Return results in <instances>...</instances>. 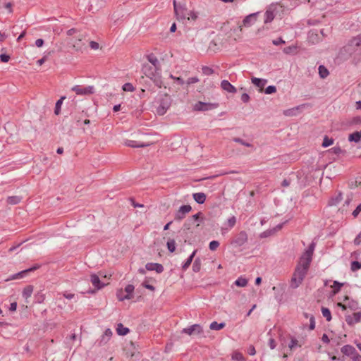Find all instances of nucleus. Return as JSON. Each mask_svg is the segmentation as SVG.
I'll use <instances>...</instances> for the list:
<instances>
[{
	"instance_id": "1",
	"label": "nucleus",
	"mask_w": 361,
	"mask_h": 361,
	"mask_svg": "<svg viewBox=\"0 0 361 361\" xmlns=\"http://www.w3.org/2000/svg\"><path fill=\"white\" fill-rule=\"evenodd\" d=\"M173 8L178 20H195L198 18V13L188 10L185 4H178L176 0H173Z\"/></svg>"
},
{
	"instance_id": "2",
	"label": "nucleus",
	"mask_w": 361,
	"mask_h": 361,
	"mask_svg": "<svg viewBox=\"0 0 361 361\" xmlns=\"http://www.w3.org/2000/svg\"><path fill=\"white\" fill-rule=\"evenodd\" d=\"M309 268V266H305V264L298 263L291 279V286L293 288H298L302 282Z\"/></svg>"
},
{
	"instance_id": "3",
	"label": "nucleus",
	"mask_w": 361,
	"mask_h": 361,
	"mask_svg": "<svg viewBox=\"0 0 361 361\" xmlns=\"http://www.w3.org/2000/svg\"><path fill=\"white\" fill-rule=\"evenodd\" d=\"M282 8L277 3L271 4L267 8L264 13V23H269L273 21L279 9Z\"/></svg>"
},
{
	"instance_id": "4",
	"label": "nucleus",
	"mask_w": 361,
	"mask_h": 361,
	"mask_svg": "<svg viewBox=\"0 0 361 361\" xmlns=\"http://www.w3.org/2000/svg\"><path fill=\"white\" fill-rule=\"evenodd\" d=\"M316 247V243L314 242H312L308 247L305 250L300 257V262L302 264H305V266H310V264L312 260V256Z\"/></svg>"
},
{
	"instance_id": "5",
	"label": "nucleus",
	"mask_w": 361,
	"mask_h": 361,
	"mask_svg": "<svg viewBox=\"0 0 361 361\" xmlns=\"http://www.w3.org/2000/svg\"><path fill=\"white\" fill-rule=\"evenodd\" d=\"M171 104V99L168 94H164L161 97L159 102V105L157 107V114L162 116L166 113Z\"/></svg>"
},
{
	"instance_id": "6",
	"label": "nucleus",
	"mask_w": 361,
	"mask_h": 361,
	"mask_svg": "<svg viewBox=\"0 0 361 361\" xmlns=\"http://www.w3.org/2000/svg\"><path fill=\"white\" fill-rule=\"evenodd\" d=\"M78 95H88L94 93V87L92 85L82 87L81 85H75L71 88Z\"/></svg>"
},
{
	"instance_id": "7",
	"label": "nucleus",
	"mask_w": 361,
	"mask_h": 361,
	"mask_svg": "<svg viewBox=\"0 0 361 361\" xmlns=\"http://www.w3.org/2000/svg\"><path fill=\"white\" fill-rule=\"evenodd\" d=\"M217 106L218 104L216 103L198 102L193 106V110L197 111H206L216 109Z\"/></svg>"
},
{
	"instance_id": "8",
	"label": "nucleus",
	"mask_w": 361,
	"mask_h": 361,
	"mask_svg": "<svg viewBox=\"0 0 361 361\" xmlns=\"http://www.w3.org/2000/svg\"><path fill=\"white\" fill-rule=\"evenodd\" d=\"M142 71L147 78L154 80L156 81L157 85H158L157 81V68L149 64H145L142 66Z\"/></svg>"
},
{
	"instance_id": "9",
	"label": "nucleus",
	"mask_w": 361,
	"mask_h": 361,
	"mask_svg": "<svg viewBox=\"0 0 361 361\" xmlns=\"http://www.w3.org/2000/svg\"><path fill=\"white\" fill-rule=\"evenodd\" d=\"M39 267H40L39 264H35L34 266H32V267H30L29 269H27L23 270L21 271H19L16 274H12L11 276H10L8 279L9 280H16V279H23V278L25 277L29 272L35 271L37 269H39Z\"/></svg>"
},
{
	"instance_id": "10",
	"label": "nucleus",
	"mask_w": 361,
	"mask_h": 361,
	"mask_svg": "<svg viewBox=\"0 0 361 361\" xmlns=\"http://www.w3.org/2000/svg\"><path fill=\"white\" fill-rule=\"evenodd\" d=\"M192 210L190 205H182L179 207L178 210L175 214V219L180 221L183 219L186 214Z\"/></svg>"
},
{
	"instance_id": "11",
	"label": "nucleus",
	"mask_w": 361,
	"mask_h": 361,
	"mask_svg": "<svg viewBox=\"0 0 361 361\" xmlns=\"http://www.w3.org/2000/svg\"><path fill=\"white\" fill-rule=\"evenodd\" d=\"M247 241V235L245 231H240L232 241V244L240 247Z\"/></svg>"
},
{
	"instance_id": "12",
	"label": "nucleus",
	"mask_w": 361,
	"mask_h": 361,
	"mask_svg": "<svg viewBox=\"0 0 361 361\" xmlns=\"http://www.w3.org/2000/svg\"><path fill=\"white\" fill-rule=\"evenodd\" d=\"M202 327L200 324H193L192 326H190L187 328H184L182 330L183 334H186L188 335L191 336L193 334H200L202 333Z\"/></svg>"
},
{
	"instance_id": "13",
	"label": "nucleus",
	"mask_w": 361,
	"mask_h": 361,
	"mask_svg": "<svg viewBox=\"0 0 361 361\" xmlns=\"http://www.w3.org/2000/svg\"><path fill=\"white\" fill-rule=\"evenodd\" d=\"M112 331L110 329H106L104 334L102 335L100 338L97 340V344L99 346H102L106 344L112 336Z\"/></svg>"
},
{
	"instance_id": "14",
	"label": "nucleus",
	"mask_w": 361,
	"mask_h": 361,
	"mask_svg": "<svg viewBox=\"0 0 361 361\" xmlns=\"http://www.w3.org/2000/svg\"><path fill=\"white\" fill-rule=\"evenodd\" d=\"M259 12L253 13L247 15L243 20V24L245 27H250L257 21V17Z\"/></svg>"
},
{
	"instance_id": "15",
	"label": "nucleus",
	"mask_w": 361,
	"mask_h": 361,
	"mask_svg": "<svg viewBox=\"0 0 361 361\" xmlns=\"http://www.w3.org/2000/svg\"><path fill=\"white\" fill-rule=\"evenodd\" d=\"M135 287L133 285L128 284L125 288V291L126 292V294L123 297H120V294L117 293V297L118 300L123 301L124 300H129L131 299L133 297V293L134 291Z\"/></svg>"
},
{
	"instance_id": "16",
	"label": "nucleus",
	"mask_w": 361,
	"mask_h": 361,
	"mask_svg": "<svg viewBox=\"0 0 361 361\" xmlns=\"http://www.w3.org/2000/svg\"><path fill=\"white\" fill-rule=\"evenodd\" d=\"M145 269L148 271H155L157 274H161L164 271L163 265L159 263H147Z\"/></svg>"
},
{
	"instance_id": "17",
	"label": "nucleus",
	"mask_w": 361,
	"mask_h": 361,
	"mask_svg": "<svg viewBox=\"0 0 361 361\" xmlns=\"http://www.w3.org/2000/svg\"><path fill=\"white\" fill-rule=\"evenodd\" d=\"M221 87L229 93H235L237 92L236 88L226 80L221 82Z\"/></svg>"
},
{
	"instance_id": "18",
	"label": "nucleus",
	"mask_w": 361,
	"mask_h": 361,
	"mask_svg": "<svg viewBox=\"0 0 361 361\" xmlns=\"http://www.w3.org/2000/svg\"><path fill=\"white\" fill-rule=\"evenodd\" d=\"M90 281L97 290H99L105 286L104 283L101 282L99 276L96 274H92L90 276Z\"/></svg>"
},
{
	"instance_id": "19",
	"label": "nucleus",
	"mask_w": 361,
	"mask_h": 361,
	"mask_svg": "<svg viewBox=\"0 0 361 361\" xmlns=\"http://www.w3.org/2000/svg\"><path fill=\"white\" fill-rule=\"evenodd\" d=\"M125 145L133 148H140L147 147L149 146V144H145L135 140H127L125 141Z\"/></svg>"
},
{
	"instance_id": "20",
	"label": "nucleus",
	"mask_w": 361,
	"mask_h": 361,
	"mask_svg": "<svg viewBox=\"0 0 361 361\" xmlns=\"http://www.w3.org/2000/svg\"><path fill=\"white\" fill-rule=\"evenodd\" d=\"M355 351V348L350 345H345L341 348L342 353L348 357H351Z\"/></svg>"
},
{
	"instance_id": "21",
	"label": "nucleus",
	"mask_w": 361,
	"mask_h": 361,
	"mask_svg": "<svg viewBox=\"0 0 361 361\" xmlns=\"http://www.w3.org/2000/svg\"><path fill=\"white\" fill-rule=\"evenodd\" d=\"M343 199V195H342V192H339L335 197H332L329 201V203L328 204L329 206H336L337 205L338 203L341 202V201Z\"/></svg>"
},
{
	"instance_id": "22",
	"label": "nucleus",
	"mask_w": 361,
	"mask_h": 361,
	"mask_svg": "<svg viewBox=\"0 0 361 361\" xmlns=\"http://www.w3.org/2000/svg\"><path fill=\"white\" fill-rule=\"evenodd\" d=\"M361 319V312H356L353 314V319L348 316L346 317V322L351 325L353 324V323H356V322H360Z\"/></svg>"
},
{
	"instance_id": "23",
	"label": "nucleus",
	"mask_w": 361,
	"mask_h": 361,
	"mask_svg": "<svg viewBox=\"0 0 361 361\" xmlns=\"http://www.w3.org/2000/svg\"><path fill=\"white\" fill-rule=\"evenodd\" d=\"M348 140L350 142H353L355 143L359 142L361 140V130L360 131H355L348 136Z\"/></svg>"
},
{
	"instance_id": "24",
	"label": "nucleus",
	"mask_w": 361,
	"mask_h": 361,
	"mask_svg": "<svg viewBox=\"0 0 361 361\" xmlns=\"http://www.w3.org/2000/svg\"><path fill=\"white\" fill-rule=\"evenodd\" d=\"M252 84H254L255 86L263 88L265 85L267 83V79H262V78H252L251 79Z\"/></svg>"
},
{
	"instance_id": "25",
	"label": "nucleus",
	"mask_w": 361,
	"mask_h": 361,
	"mask_svg": "<svg viewBox=\"0 0 361 361\" xmlns=\"http://www.w3.org/2000/svg\"><path fill=\"white\" fill-rule=\"evenodd\" d=\"M193 199L198 204H203L206 200V195L203 192H196L192 195Z\"/></svg>"
},
{
	"instance_id": "26",
	"label": "nucleus",
	"mask_w": 361,
	"mask_h": 361,
	"mask_svg": "<svg viewBox=\"0 0 361 361\" xmlns=\"http://www.w3.org/2000/svg\"><path fill=\"white\" fill-rule=\"evenodd\" d=\"M197 252V250H194L190 255L188 257V258L185 260V262L183 264L182 268L183 270H186L190 265L191 264L192 259Z\"/></svg>"
},
{
	"instance_id": "27",
	"label": "nucleus",
	"mask_w": 361,
	"mask_h": 361,
	"mask_svg": "<svg viewBox=\"0 0 361 361\" xmlns=\"http://www.w3.org/2000/svg\"><path fill=\"white\" fill-rule=\"evenodd\" d=\"M32 292H33V287L32 286H27L23 290V293H22L23 297L25 300H27L29 298L31 297Z\"/></svg>"
},
{
	"instance_id": "28",
	"label": "nucleus",
	"mask_w": 361,
	"mask_h": 361,
	"mask_svg": "<svg viewBox=\"0 0 361 361\" xmlns=\"http://www.w3.org/2000/svg\"><path fill=\"white\" fill-rule=\"evenodd\" d=\"M318 69H319V75L321 78L324 79L329 75V72L328 69L324 66L320 65L319 66Z\"/></svg>"
},
{
	"instance_id": "29",
	"label": "nucleus",
	"mask_w": 361,
	"mask_h": 361,
	"mask_svg": "<svg viewBox=\"0 0 361 361\" xmlns=\"http://www.w3.org/2000/svg\"><path fill=\"white\" fill-rule=\"evenodd\" d=\"M117 334L120 336H125L129 332V329L127 327H124L122 324H118L116 328Z\"/></svg>"
},
{
	"instance_id": "30",
	"label": "nucleus",
	"mask_w": 361,
	"mask_h": 361,
	"mask_svg": "<svg viewBox=\"0 0 361 361\" xmlns=\"http://www.w3.org/2000/svg\"><path fill=\"white\" fill-rule=\"evenodd\" d=\"M21 201V197L19 196H10L6 199V202L9 204H17Z\"/></svg>"
},
{
	"instance_id": "31",
	"label": "nucleus",
	"mask_w": 361,
	"mask_h": 361,
	"mask_svg": "<svg viewBox=\"0 0 361 361\" xmlns=\"http://www.w3.org/2000/svg\"><path fill=\"white\" fill-rule=\"evenodd\" d=\"M65 97H61L60 98V99H59L56 104H55V109H54V113L56 115H59L61 112V105L63 104V99H65Z\"/></svg>"
},
{
	"instance_id": "32",
	"label": "nucleus",
	"mask_w": 361,
	"mask_h": 361,
	"mask_svg": "<svg viewBox=\"0 0 361 361\" xmlns=\"http://www.w3.org/2000/svg\"><path fill=\"white\" fill-rule=\"evenodd\" d=\"M147 59L148 61L150 62V63L152 64L151 66L155 67V68H157L159 64V60L153 54H150L147 56Z\"/></svg>"
},
{
	"instance_id": "33",
	"label": "nucleus",
	"mask_w": 361,
	"mask_h": 361,
	"mask_svg": "<svg viewBox=\"0 0 361 361\" xmlns=\"http://www.w3.org/2000/svg\"><path fill=\"white\" fill-rule=\"evenodd\" d=\"M225 326V323H218L217 322H213L210 324L209 328L212 330H220Z\"/></svg>"
},
{
	"instance_id": "34",
	"label": "nucleus",
	"mask_w": 361,
	"mask_h": 361,
	"mask_svg": "<svg viewBox=\"0 0 361 361\" xmlns=\"http://www.w3.org/2000/svg\"><path fill=\"white\" fill-rule=\"evenodd\" d=\"M201 269V260L200 258H196L192 264V271L194 272H199Z\"/></svg>"
},
{
	"instance_id": "35",
	"label": "nucleus",
	"mask_w": 361,
	"mask_h": 361,
	"mask_svg": "<svg viewBox=\"0 0 361 361\" xmlns=\"http://www.w3.org/2000/svg\"><path fill=\"white\" fill-rule=\"evenodd\" d=\"M322 313L323 317H325L328 322L331 320L332 317H331V314L329 309H328L327 307H323L322 308Z\"/></svg>"
},
{
	"instance_id": "36",
	"label": "nucleus",
	"mask_w": 361,
	"mask_h": 361,
	"mask_svg": "<svg viewBox=\"0 0 361 361\" xmlns=\"http://www.w3.org/2000/svg\"><path fill=\"white\" fill-rule=\"evenodd\" d=\"M237 286L245 287L247 284V280L243 277L237 279L234 283Z\"/></svg>"
},
{
	"instance_id": "37",
	"label": "nucleus",
	"mask_w": 361,
	"mask_h": 361,
	"mask_svg": "<svg viewBox=\"0 0 361 361\" xmlns=\"http://www.w3.org/2000/svg\"><path fill=\"white\" fill-rule=\"evenodd\" d=\"M231 358L235 361H245L243 354L238 351H235L232 354Z\"/></svg>"
},
{
	"instance_id": "38",
	"label": "nucleus",
	"mask_w": 361,
	"mask_h": 361,
	"mask_svg": "<svg viewBox=\"0 0 361 361\" xmlns=\"http://www.w3.org/2000/svg\"><path fill=\"white\" fill-rule=\"evenodd\" d=\"M343 286V283H340L337 281H334L333 286H331L334 288V290H333L334 294L338 293L340 291V290Z\"/></svg>"
},
{
	"instance_id": "39",
	"label": "nucleus",
	"mask_w": 361,
	"mask_h": 361,
	"mask_svg": "<svg viewBox=\"0 0 361 361\" xmlns=\"http://www.w3.org/2000/svg\"><path fill=\"white\" fill-rule=\"evenodd\" d=\"M167 248L169 252H173L176 250V242L174 240H169L166 243Z\"/></svg>"
},
{
	"instance_id": "40",
	"label": "nucleus",
	"mask_w": 361,
	"mask_h": 361,
	"mask_svg": "<svg viewBox=\"0 0 361 361\" xmlns=\"http://www.w3.org/2000/svg\"><path fill=\"white\" fill-rule=\"evenodd\" d=\"M122 90L125 92H134L135 87L132 83L126 82L122 86Z\"/></svg>"
},
{
	"instance_id": "41",
	"label": "nucleus",
	"mask_w": 361,
	"mask_h": 361,
	"mask_svg": "<svg viewBox=\"0 0 361 361\" xmlns=\"http://www.w3.org/2000/svg\"><path fill=\"white\" fill-rule=\"evenodd\" d=\"M274 233H274V230L271 228V229H268V230L264 231L262 233H261L260 235H259V237L261 238H268V237L274 235Z\"/></svg>"
},
{
	"instance_id": "42",
	"label": "nucleus",
	"mask_w": 361,
	"mask_h": 361,
	"mask_svg": "<svg viewBox=\"0 0 361 361\" xmlns=\"http://www.w3.org/2000/svg\"><path fill=\"white\" fill-rule=\"evenodd\" d=\"M333 143H334V140L332 138H329V137L325 136L324 137L323 142H322V145L323 147H329L331 145H333Z\"/></svg>"
},
{
	"instance_id": "43",
	"label": "nucleus",
	"mask_w": 361,
	"mask_h": 361,
	"mask_svg": "<svg viewBox=\"0 0 361 361\" xmlns=\"http://www.w3.org/2000/svg\"><path fill=\"white\" fill-rule=\"evenodd\" d=\"M202 73L205 75H211L214 73V70L209 66H202Z\"/></svg>"
},
{
	"instance_id": "44",
	"label": "nucleus",
	"mask_w": 361,
	"mask_h": 361,
	"mask_svg": "<svg viewBox=\"0 0 361 361\" xmlns=\"http://www.w3.org/2000/svg\"><path fill=\"white\" fill-rule=\"evenodd\" d=\"M233 140L235 142L240 143V144H241L245 147H250L252 146V144H250V142H245V140H243V139L239 138V137H235L233 139Z\"/></svg>"
},
{
	"instance_id": "45",
	"label": "nucleus",
	"mask_w": 361,
	"mask_h": 361,
	"mask_svg": "<svg viewBox=\"0 0 361 361\" xmlns=\"http://www.w3.org/2000/svg\"><path fill=\"white\" fill-rule=\"evenodd\" d=\"M351 270L355 271L361 268V263L357 261H353L351 262Z\"/></svg>"
},
{
	"instance_id": "46",
	"label": "nucleus",
	"mask_w": 361,
	"mask_h": 361,
	"mask_svg": "<svg viewBox=\"0 0 361 361\" xmlns=\"http://www.w3.org/2000/svg\"><path fill=\"white\" fill-rule=\"evenodd\" d=\"M199 81H200V79L197 77H196V76L190 77L186 81H185V84H186L188 85H192V84L197 83Z\"/></svg>"
},
{
	"instance_id": "47",
	"label": "nucleus",
	"mask_w": 361,
	"mask_h": 361,
	"mask_svg": "<svg viewBox=\"0 0 361 361\" xmlns=\"http://www.w3.org/2000/svg\"><path fill=\"white\" fill-rule=\"evenodd\" d=\"M351 44L355 46H360L361 44V34L354 37L351 40Z\"/></svg>"
},
{
	"instance_id": "48",
	"label": "nucleus",
	"mask_w": 361,
	"mask_h": 361,
	"mask_svg": "<svg viewBox=\"0 0 361 361\" xmlns=\"http://www.w3.org/2000/svg\"><path fill=\"white\" fill-rule=\"evenodd\" d=\"M276 87L274 85H269L265 89L264 92L267 94H271L276 92Z\"/></svg>"
},
{
	"instance_id": "49",
	"label": "nucleus",
	"mask_w": 361,
	"mask_h": 361,
	"mask_svg": "<svg viewBox=\"0 0 361 361\" xmlns=\"http://www.w3.org/2000/svg\"><path fill=\"white\" fill-rule=\"evenodd\" d=\"M219 246V243L217 240H212L209 243V247L210 250L214 251Z\"/></svg>"
},
{
	"instance_id": "50",
	"label": "nucleus",
	"mask_w": 361,
	"mask_h": 361,
	"mask_svg": "<svg viewBox=\"0 0 361 361\" xmlns=\"http://www.w3.org/2000/svg\"><path fill=\"white\" fill-rule=\"evenodd\" d=\"M298 346H299L298 340L295 338H292L290 343H288L289 348L293 349Z\"/></svg>"
},
{
	"instance_id": "51",
	"label": "nucleus",
	"mask_w": 361,
	"mask_h": 361,
	"mask_svg": "<svg viewBox=\"0 0 361 361\" xmlns=\"http://www.w3.org/2000/svg\"><path fill=\"white\" fill-rule=\"evenodd\" d=\"M170 78H172L176 82H177L178 84H179L180 85H183L185 84V81L183 80V79L180 77H176V76H173V75H170Z\"/></svg>"
},
{
	"instance_id": "52",
	"label": "nucleus",
	"mask_w": 361,
	"mask_h": 361,
	"mask_svg": "<svg viewBox=\"0 0 361 361\" xmlns=\"http://www.w3.org/2000/svg\"><path fill=\"white\" fill-rule=\"evenodd\" d=\"M235 222H236V219L234 216L230 217L227 221V224L230 228H233L235 226Z\"/></svg>"
},
{
	"instance_id": "53",
	"label": "nucleus",
	"mask_w": 361,
	"mask_h": 361,
	"mask_svg": "<svg viewBox=\"0 0 361 361\" xmlns=\"http://www.w3.org/2000/svg\"><path fill=\"white\" fill-rule=\"evenodd\" d=\"M315 328V320L313 315L310 317V329L313 330Z\"/></svg>"
},
{
	"instance_id": "54",
	"label": "nucleus",
	"mask_w": 361,
	"mask_h": 361,
	"mask_svg": "<svg viewBox=\"0 0 361 361\" xmlns=\"http://www.w3.org/2000/svg\"><path fill=\"white\" fill-rule=\"evenodd\" d=\"M361 212V203L357 205L356 209L353 212L352 215L353 217H357L358 214Z\"/></svg>"
},
{
	"instance_id": "55",
	"label": "nucleus",
	"mask_w": 361,
	"mask_h": 361,
	"mask_svg": "<svg viewBox=\"0 0 361 361\" xmlns=\"http://www.w3.org/2000/svg\"><path fill=\"white\" fill-rule=\"evenodd\" d=\"M90 47L92 49L97 50L99 48V44L97 42L91 41L90 42Z\"/></svg>"
},
{
	"instance_id": "56",
	"label": "nucleus",
	"mask_w": 361,
	"mask_h": 361,
	"mask_svg": "<svg viewBox=\"0 0 361 361\" xmlns=\"http://www.w3.org/2000/svg\"><path fill=\"white\" fill-rule=\"evenodd\" d=\"M272 43H273V44L278 46L281 44H285V41L281 37H279L276 39H274L272 41Z\"/></svg>"
},
{
	"instance_id": "57",
	"label": "nucleus",
	"mask_w": 361,
	"mask_h": 361,
	"mask_svg": "<svg viewBox=\"0 0 361 361\" xmlns=\"http://www.w3.org/2000/svg\"><path fill=\"white\" fill-rule=\"evenodd\" d=\"M350 358L353 361H361V355H360L357 351H355V354H353Z\"/></svg>"
},
{
	"instance_id": "58",
	"label": "nucleus",
	"mask_w": 361,
	"mask_h": 361,
	"mask_svg": "<svg viewBox=\"0 0 361 361\" xmlns=\"http://www.w3.org/2000/svg\"><path fill=\"white\" fill-rule=\"evenodd\" d=\"M10 56L7 54H2L0 55V59L2 62L6 63L8 61Z\"/></svg>"
},
{
	"instance_id": "59",
	"label": "nucleus",
	"mask_w": 361,
	"mask_h": 361,
	"mask_svg": "<svg viewBox=\"0 0 361 361\" xmlns=\"http://www.w3.org/2000/svg\"><path fill=\"white\" fill-rule=\"evenodd\" d=\"M241 100L244 102V103H247L249 102L250 100V96L247 94V93H243L242 95H241Z\"/></svg>"
},
{
	"instance_id": "60",
	"label": "nucleus",
	"mask_w": 361,
	"mask_h": 361,
	"mask_svg": "<svg viewBox=\"0 0 361 361\" xmlns=\"http://www.w3.org/2000/svg\"><path fill=\"white\" fill-rule=\"evenodd\" d=\"M269 345L271 349H274L276 346V342L274 338H269Z\"/></svg>"
},
{
	"instance_id": "61",
	"label": "nucleus",
	"mask_w": 361,
	"mask_h": 361,
	"mask_svg": "<svg viewBox=\"0 0 361 361\" xmlns=\"http://www.w3.org/2000/svg\"><path fill=\"white\" fill-rule=\"evenodd\" d=\"M352 200H353V197H352V195H348V196L347 197L346 200H345V202H344L343 207H345V206H347V207H348V206L350 204V202H352Z\"/></svg>"
},
{
	"instance_id": "62",
	"label": "nucleus",
	"mask_w": 361,
	"mask_h": 361,
	"mask_svg": "<svg viewBox=\"0 0 361 361\" xmlns=\"http://www.w3.org/2000/svg\"><path fill=\"white\" fill-rule=\"evenodd\" d=\"M81 42L80 39H78V42H74L73 47L76 50H80L82 49V46L80 44V42Z\"/></svg>"
},
{
	"instance_id": "63",
	"label": "nucleus",
	"mask_w": 361,
	"mask_h": 361,
	"mask_svg": "<svg viewBox=\"0 0 361 361\" xmlns=\"http://www.w3.org/2000/svg\"><path fill=\"white\" fill-rule=\"evenodd\" d=\"M44 44V40L42 39H37L36 41H35V45L37 47H42Z\"/></svg>"
},
{
	"instance_id": "64",
	"label": "nucleus",
	"mask_w": 361,
	"mask_h": 361,
	"mask_svg": "<svg viewBox=\"0 0 361 361\" xmlns=\"http://www.w3.org/2000/svg\"><path fill=\"white\" fill-rule=\"evenodd\" d=\"M248 353L250 355H255L256 350H255V348L254 346H252V345L250 346V348H248Z\"/></svg>"
}]
</instances>
